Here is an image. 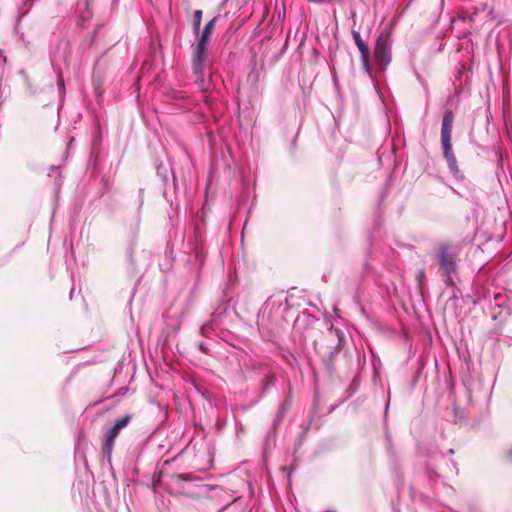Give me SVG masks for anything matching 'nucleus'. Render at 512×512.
Segmentation results:
<instances>
[{"mask_svg": "<svg viewBox=\"0 0 512 512\" xmlns=\"http://www.w3.org/2000/svg\"><path fill=\"white\" fill-rule=\"evenodd\" d=\"M356 46L359 49V52L361 54L362 67H363V69L368 74H370L371 68H370V52H369V48H368L367 44L364 41L361 42V43H358V45H356Z\"/></svg>", "mask_w": 512, "mask_h": 512, "instance_id": "7", "label": "nucleus"}, {"mask_svg": "<svg viewBox=\"0 0 512 512\" xmlns=\"http://www.w3.org/2000/svg\"><path fill=\"white\" fill-rule=\"evenodd\" d=\"M131 420L130 415H125L115 421L114 425L107 431L105 436V443L103 445V456L108 460L111 459L114 441L119 435L120 431L125 428Z\"/></svg>", "mask_w": 512, "mask_h": 512, "instance_id": "3", "label": "nucleus"}, {"mask_svg": "<svg viewBox=\"0 0 512 512\" xmlns=\"http://www.w3.org/2000/svg\"><path fill=\"white\" fill-rule=\"evenodd\" d=\"M454 121V114L451 110H446L443 115L442 126H441V142L442 147L450 146L451 143V133L452 126Z\"/></svg>", "mask_w": 512, "mask_h": 512, "instance_id": "5", "label": "nucleus"}, {"mask_svg": "<svg viewBox=\"0 0 512 512\" xmlns=\"http://www.w3.org/2000/svg\"><path fill=\"white\" fill-rule=\"evenodd\" d=\"M201 20H202V11L196 10L194 12V20H193V31L196 35L200 34Z\"/></svg>", "mask_w": 512, "mask_h": 512, "instance_id": "9", "label": "nucleus"}, {"mask_svg": "<svg viewBox=\"0 0 512 512\" xmlns=\"http://www.w3.org/2000/svg\"><path fill=\"white\" fill-rule=\"evenodd\" d=\"M352 36H353V40H354V42H355V44H356V45H358V43L363 42V40H362V38H361V36H360L359 32H357V31H353V32H352Z\"/></svg>", "mask_w": 512, "mask_h": 512, "instance_id": "10", "label": "nucleus"}, {"mask_svg": "<svg viewBox=\"0 0 512 512\" xmlns=\"http://www.w3.org/2000/svg\"><path fill=\"white\" fill-rule=\"evenodd\" d=\"M375 61L385 68L391 61L390 40L387 34H380L374 47Z\"/></svg>", "mask_w": 512, "mask_h": 512, "instance_id": "4", "label": "nucleus"}, {"mask_svg": "<svg viewBox=\"0 0 512 512\" xmlns=\"http://www.w3.org/2000/svg\"><path fill=\"white\" fill-rule=\"evenodd\" d=\"M57 85H58L59 88L64 90V80H63V78L61 76L58 77Z\"/></svg>", "mask_w": 512, "mask_h": 512, "instance_id": "11", "label": "nucleus"}, {"mask_svg": "<svg viewBox=\"0 0 512 512\" xmlns=\"http://www.w3.org/2000/svg\"><path fill=\"white\" fill-rule=\"evenodd\" d=\"M457 254L451 250L447 244H442L439 248L440 269L446 277V282L452 284L451 275L457 268Z\"/></svg>", "mask_w": 512, "mask_h": 512, "instance_id": "2", "label": "nucleus"}, {"mask_svg": "<svg viewBox=\"0 0 512 512\" xmlns=\"http://www.w3.org/2000/svg\"><path fill=\"white\" fill-rule=\"evenodd\" d=\"M442 148H443V152H444V157L448 163L450 170L453 173H457L458 172L457 160L452 151V145H450L448 147L444 146Z\"/></svg>", "mask_w": 512, "mask_h": 512, "instance_id": "8", "label": "nucleus"}, {"mask_svg": "<svg viewBox=\"0 0 512 512\" xmlns=\"http://www.w3.org/2000/svg\"><path fill=\"white\" fill-rule=\"evenodd\" d=\"M198 480L200 479L197 476L190 473H186L174 475L172 477L171 483L177 492L184 493L183 489L181 488V482H192Z\"/></svg>", "mask_w": 512, "mask_h": 512, "instance_id": "6", "label": "nucleus"}, {"mask_svg": "<svg viewBox=\"0 0 512 512\" xmlns=\"http://www.w3.org/2000/svg\"><path fill=\"white\" fill-rule=\"evenodd\" d=\"M217 18L211 19L202 30L197 44L193 47V61L192 67L196 74H202L207 59V48L210 41V37L215 29Z\"/></svg>", "mask_w": 512, "mask_h": 512, "instance_id": "1", "label": "nucleus"}]
</instances>
